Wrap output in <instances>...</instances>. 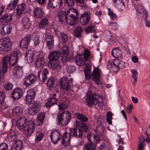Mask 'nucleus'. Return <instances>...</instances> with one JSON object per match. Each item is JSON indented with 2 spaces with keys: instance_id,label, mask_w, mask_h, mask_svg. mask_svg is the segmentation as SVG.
Returning a JSON list of instances; mask_svg holds the SVG:
<instances>
[{
  "instance_id": "nucleus-1",
  "label": "nucleus",
  "mask_w": 150,
  "mask_h": 150,
  "mask_svg": "<svg viewBox=\"0 0 150 150\" xmlns=\"http://www.w3.org/2000/svg\"><path fill=\"white\" fill-rule=\"evenodd\" d=\"M27 119L23 116L20 117L16 122L18 129L22 131L27 137H30L33 134L35 129V123L32 121L27 122Z\"/></svg>"
},
{
  "instance_id": "nucleus-2",
  "label": "nucleus",
  "mask_w": 150,
  "mask_h": 150,
  "mask_svg": "<svg viewBox=\"0 0 150 150\" xmlns=\"http://www.w3.org/2000/svg\"><path fill=\"white\" fill-rule=\"evenodd\" d=\"M103 100L104 98L102 95L93 94L91 91H89L86 95V102L89 107H91L94 104L100 108L103 106Z\"/></svg>"
},
{
  "instance_id": "nucleus-3",
  "label": "nucleus",
  "mask_w": 150,
  "mask_h": 150,
  "mask_svg": "<svg viewBox=\"0 0 150 150\" xmlns=\"http://www.w3.org/2000/svg\"><path fill=\"white\" fill-rule=\"evenodd\" d=\"M18 60L17 54L15 52L12 53L10 56H6L2 60L3 73H5L7 71L8 63H10L9 66L12 67L17 63Z\"/></svg>"
},
{
  "instance_id": "nucleus-4",
  "label": "nucleus",
  "mask_w": 150,
  "mask_h": 150,
  "mask_svg": "<svg viewBox=\"0 0 150 150\" xmlns=\"http://www.w3.org/2000/svg\"><path fill=\"white\" fill-rule=\"evenodd\" d=\"M71 118V114L69 111H64L58 116V124L62 126L67 125Z\"/></svg>"
},
{
  "instance_id": "nucleus-5",
  "label": "nucleus",
  "mask_w": 150,
  "mask_h": 150,
  "mask_svg": "<svg viewBox=\"0 0 150 150\" xmlns=\"http://www.w3.org/2000/svg\"><path fill=\"white\" fill-rule=\"evenodd\" d=\"M67 14L68 17L66 22L70 25H74L78 16L77 10L74 8H70L67 11Z\"/></svg>"
},
{
  "instance_id": "nucleus-6",
  "label": "nucleus",
  "mask_w": 150,
  "mask_h": 150,
  "mask_svg": "<svg viewBox=\"0 0 150 150\" xmlns=\"http://www.w3.org/2000/svg\"><path fill=\"white\" fill-rule=\"evenodd\" d=\"M111 70L113 72H118L121 69H123L125 67V63L123 61L118 59H115L112 63L110 62Z\"/></svg>"
},
{
  "instance_id": "nucleus-7",
  "label": "nucleus",
  "mask_w": 150,
  "mask_h": 150,
  "mask_svg": "<svg viewBox=\"0 0 150 150\" xmlns=\"http://www.w3.org/2000/svg\"><path fill=\"white\" fill-rule=\"evenodd\" d=\"M12 44V41L9 38H4L1 43V46H0V50L4 52L9 50L11 48Z\"/></svg>"
},
{
  "instance_id": "nucleus-8",
  "label": "nucleus",
  "mask_w": 150,
  "mask_h": 150,
  "mask_svg": "<svg viewBox=\"0 0 150 150\" xmlns=\"http://www.w3.org/2000/svg\"><path fill=\"white\" fill-rule=\"evenodd\" d=\"M59 86L61 89L65 91H69L71 88V85L67 77H64L59 80Z\"/></svg>"
},
{
  "instance_id": "nucleus-9",
  "label": "nucleus",
  "mask_w": 150,
  "mask_h": 150,
  "mask_svg": "<svg viewBox=\"0 0 150 150\" xmlns=\"http://www.w3.org/2000/svg\"><path fill=\"white\" fill-rule=\"evenodd\" d=\"M37 77L34 74H30L27 76L23 79V83L26 86L33 84L36 81Z\"/></svg>"
},
{
  "instance_id": "nucleus-10",
  "label": "nucleus",
  "mask_w": 150,
  "mask_h": 150,
  "mask_svg": "<svg viewBox=\"0 0 150 150\" xmlns=\"http://www.w3.org/2000/svg\"><path fill=\"white\" fill-rule=\"evenodd\" d=\"M51 141L54 144H56L62 137V135L58 129L52 130L50 134Z\"/></svg>"
},
{
  "instance_id": "nucleus-11",
  "label": "nucleus",
  "mask_w": 150,
  "mask_h": 150,
  "mask_svg": "<svg viewBox=\"0 0 150 150\" xmlns=\"http://www.w3.org/2000/svg\"><path fill=\"white\" fill-rule=\"evenodd\" d=\"M35 96V92L33 89H31L28 90L25 99L26 103L28 104H30L34 100Z\"/></svg>"
},
{
  "instance_id": "nucleus-12",
  "label": "nucleus",
  "mask_w": 150,
  "mask_h": 150,
  "mask_svg": "<svg viewBox=\"0 0 150 150\" xmlns=\"http://www.w3.org/2000/svg\"><path fill=\"white\" fill-rule=\"evenodd\" d=\"M22 95V91L19 88L14 89L11 92V96L14 101L20 99Z\"/></svg>"
},
{
  "instance_id": "nucleus-13",
  "label": "nucleus",
  "mask_w": 150,
  "mask_h": 150,
  "mask_svg": "<svg viewBox=\"0 0 150 150\" xmlns=\"http://www.w3.org/2000/svg\"><path fill=\"white\" fill-rule=\"evenodd\" d=\"M100 70L98 68H96L94 69L93 72V79L97 85L100 83L101 74Z\"/></svg>"
},
{
  "instance_id": "nucleus-14",
  "label": "nucleus",
  "mask_w": 150,
  "mask_h": 150,
  "mask_svg": "<svg viewBox=\"0 0 150 150\" xmlns=\"http://www.w3.org/2000/svg\"><path fill=\"white\" fill-rule=\"evenodd\" d=\"M72 137L70 132L68 133L66 131L63 134L62 143L64 146H68L70 143L71 137Z\"/></svg>"
},
{
  "instance_id": "nucleus-15",
  "label": "nucleus",
  "mask_w": 150,
  "mask_h": 150,
  "mask_svg": "<svg viewBox=\"0 0 150 150\" xmlns=\"http://www.w3.org/2000/svg\"><path fill=\"white\" fill-rule=\"evenodd\" d=\"M46 42L49 49H52L54 46L53 36L51 35H47L46 36Z\"/></svg>"
},
{
  "instance_id": "nucleus-16",
  "label": "nucleus",
  "mask_w": 150,
  "mask_h": 150,
  "mask_svg": "<svg viewBox=\"0 0 150 150\" xmlns=\"http://www.w3.org/2000/svg\"><path fill=\"white\" fill-rule=\"evenodd\" d=\"M23 74L22 67L21 66H16L13 70V74L16 79L21 77Z\"/></svg>"
},
{
  "instance_id": "nucleus-17",
  "label": "nucleus",
  "mask_w": 150,
  "mask_h": 150,
  "mask_svg": "<svg viewBox=\"0 0 150 150\" xmlns=\"http://www.w3.org/2000/svg\"><path fill=\"white\" fill-rule=\"evenodd\" d=\"M31 38L30 35L26 36L25 37L22 39L21 41L19 46H21L23 48H26L28 47L31 41Z\"/></svg>"
},
{
  "instance_id": "nucleus-18",
  "label": "nucleus",
  "mask_w": 150,
  "mask_h": 150,
  "mask_svg": "<svg viewBox=\"0 0 150 150\" xmlns=\"http://www.w3.org/2000/svg\"><path fill=\"white\" fill-rule=\"evenodd\" d=\"M62 3V0H49L47 6L51 8H54L58 6L60 7Z\"/></svg>"
},
{
  "instance_id": "nucleus-19",
  "label": "nucleus",
  "mask_w": 150,
  "mask_h": 150,
  "mask_svg": "<svg viewBox=\"0 0 150 150\" xmlns=\"http://www.w3.org/2000/svg\"><path fill=\"white\" fill-rule=\"evenodd\" d=\"M136 10L137 13L140 17L144 19L146 18L147 16L146 12L142 5L141 4L138 5Z\"/></svg>"
},
{
  "instance_id": "nucleus-20",
  "label": "nucleus",
  "mask_w": 150,
  "mask_h": 150,
  "mask_svg": "<svg viewBox=\"0 0 150 150\" xmlns=\"http://www.w3.org/2000/svg\"><path fill=\"white\" fill-rule=\"evenodd\" d=\"M48 72V71L46 68H45L44 71H42L40 69L39 70L38 74V79L40 81L44 82L47 78V74Z\"/></svg>"
},
{
  "instance_id": "nucleus-21",
  "label": "nucleus",
  "mask_w": 150,
  "mask_h": 150,
  "mask_svg": "<svg viewBox=\"0 0 150 150\" xmlns=\"http://www.w3.org/2000/svg\"><path fill=\"white\" fill-rule=\"evenodd\" d=\"M47 64L49 68L57 71L60 70L61 69L59 63L57 61H50Z\"/></svg>"
},
{
  "instance_id": "nucleus-22",
  "label": "nucleus",
  "mask_w": 150,
  "mask_h": 150,
  "mask_svg": "<svg viewBox=\"0 0 150 150\" xmlns=\"http://www.w3.org/2000/svg\"><path fill=\"white\" fill-rule=\"evenodd\" d=\"M114 4L118 10L120 11L124 10L125 5L122 0H112Z\"/></svg>"
},
{
  "instance_id": "nucleus-23",
  "label": "nucleus",
  "mask_w": 150,
  "mask_h": 150,
  "mask_svg": "<svg viewBox=\"0 0 150 150\" xmlns=\"http://www.w3.org/2000/svg\"><path fill=\"white\" fill-rule=\"evenodd\" d=\"M90 16L87 12H85L83 14L80 18L81 23L83 25L87 24L89 21Z\"/></svg>"
},
{
  "instance_id": "nucleus-24",
  "label": "nucleus",
  "mask_w": 150,
  "mask_h": 150,
  "mask_svg": "<svg viewBox=\"0 0 150 150\" xmlns=\"http://www.w3.org/2000/svg\"><path fill=\"white\" fill-rule=\"evenodd\" d=\"M61 53L59 51H55L51 52L49 56L50 61H56L59 57Z\"/></svg>"
},
{
  "instance_id": "nucleus-25",
  "label": "nucleus",
  "mask_w": 150,
  "mask_h": 150,
  "mask_svg": "<svg viewBox=\"0 0 150 150\" xmlns=\"http://www.w3.org/2000/svg\"><path fill=\"white\" fill-rule=\"evenodd\" d=\"M14 11L12 13H9L3 15L0 18V22L2 23H6L10 22L12 20V16L14 14Z\"/></svg>"
},
{
  "instance_id": "nucleus-26",
  "label": "nucleus",
  "mask_w": 150,
  "mask_h": 150,
  "mask_svg": "<svg viewBox=\"0 0 150 150\" xmlns=\"http://www.w3.org/2000/svg\"><path fill=\"white\" fill-rule=\"evenodd\" d=\"M34 53L33 51H27L25 55V59L27 62L28 63H32L34 59Z\"/></svg>"
},
{
  "instance_id": "nucleus-27",
  "label": "nucleus",
  "mask_w": 150,
  "mask_h": 150,
  "mask_svg": "<svg viewBox=\"0 0 150 150\" xmlns=\"http://www.w3.org/2000/svg\"><path fill=\"white\" fill-rule=\"evenodd\" d=\"M112 55L116 58H121L122 57V52L119 47L113 48L112 51Z\"/></svg>"
},
{
  "instance_id": "nucleus-28",
  "label": "nucleus",
  "mask_w": 150,
  "mask_h": 150,
  "mask_svg": "<svg viewBox=\"0 0 150 150\" xmlns=\"http://www.w3.org/2000/svg\"><path fill=\"white\" fill-rule=\"evenodd\" d=\"M57 16L59 21L66 22L68 17L67 11H60L58 13Z\"/></svg>"
},
{
  "instance_id": "nucleus-29",
  "label": "nucleus",
  "mask_w": 150,
  "mask_h": 150,
  "mask_svg": "<svg viewBox=\"0 0 150 150\" xmlns=\"http://www.w3.org/2000/svg\"><path fill=\"white\" fill-rule=\"evenodd\" d=\"M83 56L82 54H79L76 56V63L79 66H82L85 64L86 60L83 57Z\"/></svg>"
},
{
  "instance_id": "nucleus-30",
  "label": "nucleus",
  "mask_w": 150,
  "mask_h": 150,
  "mask_svg": "<svg viewBox=\"0 0 150 150\" xmlns=\"http://www.w3.org/2000/svg\"><path fill=\"white\" fill-rule=\"evenodd\" d=\"M35 64L38 68H42L45 64L44 58L41 55H39L35 61Z\"/></svg>"
},
{
  "instance_id": "nucleus-31",
  "label": "nucleus",
  "mask_w": 150,
  "mask_h": 150,
  "mask_svg": "<svg viewBox=\"0 0 150 150\" xmlns=\"http://www.w3.org/2000/svg\"><path fill=\"white\" fill-rule=\"evenodd\" d=\"M13 145L11 146V150H21L23 146V142L20 140H18L14 143Z\"/></svg>"
},
{
  "instance_id": "nucleus-32",
  "label": "nucleus",
  "mask_w": 150,
  "mask_h": 150,
  "mask_svg": "<svg viewBox=\"0 0 150 150\" xmlns=\"http://www.w3.org/2000/svg\"><path fill=\"white\" fill-rule=\"evenodd\" d=\"M33 13L36 18H41L43 16L44 12L41 8L38 7L34 8Z\"/></svg>"
},
{
  "instance_id": "nucleus-33",
  "label": "nucleus",
  "mask_w": 150,
  "mask_h": 150,
  "mask_svg": "<svg viewBox=\"0 0 150 150\" xmlns=\"http://www.w3.org/2000/svg\"><path fill=\"white\" fill-rule=\"evenodd\" d=\"M70 134L72 137L73 136L80 137L83 135V132L80 129L77 128H74L70 129Z\"/></svg>"
},
{
  "instance_id": "nucleus-34",
  "label": "nucleus",
  "mask_w": 150,
  "mask_h": 150,
  "mask_svg": "<svg viewBox=\"0 0 150 150\" xmlns=\"http://www.w3.org/2000/svg\"><path fill=\"white\" fill-rule=\"evenodd\" d=\"M23 113V109L20 106L15 107L13 109L12 113L14 116H16L21 115Z\"/></svg>"
},
{
  "instance_id": "nucleus-35",
  "label": "nucleus",
  "mask_w": 150,
  "mask_h": 150,
  "mask_svg": "<svg viewBox=\"0 0 150 150\" xmlns=\"http://www.w3.org/2000/svg\"><path fill=\"white\" fill-rule=\"evenodd\" d=\"M76 126L79 128L82 132L83 131L85 132L87 131L88 130V127L87 125L85 123H82L79 124V122L76 121Z\"/></svg>"
},
{
  "instance_id": "nucleus-36",
  "label": "nucleus",
  "mask_w": 150,
  "mask_h": 150,
  "mask_svg": "<svg viewBox=\"0 0 150 150\" xmlns=\"http://www.w3.org/2000/svg\"><path fill=\"white\" fill-rule=\"evenodd\" d=\"M45 117V115L44 112H40L38 114L36 122L38 126H41L42 124Z\"/></svg>"
},
{
  "instance_id": "nucleus-37",
  "label": "nucleus",
  "mask_w": 150,
  "mask_h": 150,
  "mask_svg": "<svg viewBox=\"0 0 150 150\" xmlns=\"http://www.w3.org/2000/svg\"><path fill=\"white\" fill-rule=\"evenodd\" d=\"M25 9V5L24 4H22L18 5L16 8L17 15L18 16H20Z\"/></svg>"
},
{
  "instance_id": "nucleus-38",
  "label": "nucleus",
  "mask_w": 150,
  "mask_h": 150,
  "mask_svg": "<svg viewBox=\"0 0 150 150\" xmlns=\"http://www.w3.org/2000/svg\"><path fill=\"white\" fill-rule=\"evenodd\" d=\"M22 23L24 29H28L29 28L31 25L29 18L26 17H25L23 18L22 21Z\"/></svg>"
},
{
  "instance_id": "nucleus-39",
  "label": "nucleus",
  "mask_w": 150,
  "mask_h": 150,
  "mask_svg": "<svg viewBox=\"0 0 150 150\" xmlns=\"http://www.w3.org/2000/svg\"><path fill=\"white\" fill-rule=\"evenodd\" d=\"M131 72L132 74V78L133 79L132 83L134 86L136 84L137 82V78L138 76V73L137 71L134 69L131 70Z\"/></svg>"
},
{
  "instance_id": "nucleus-40",
  "label": "nucleus",
  "mask_w": 150,
  "mask_h": 150,
  "mask_svg": "<svg viewBox=\"0 0 150 150\" xmlns=\"http://www.w3.org/2000/svg\"><path fill=\"white\" fill-rule=\"evenodd\" d=\"M76 116L78 119L80 120L81 121L86 122L88 120L87 117L83 114L79 113L76 114Z\"/></svg>"
},
{
  "instance_id": "nucleus-41",
  "label": "nucleus",
  "mask_w": 150,
  "mask_h": 150,
  "mask_svg": "<svg viewBox=\"0 0 150 150\" xmlns=\"http://www.w3.org/2000/svg\"><path fill=\"white\" fill-rule=\"evenodd\" d=\"M145 141V139L143 137H142L140 138L139 144L137 146L138 150H143V148L145 146V144H144Z\"/></svg>"
},
{
  "instance_id": "nucleus-42",
  "label": "nucleus",
  "mask_w": 150,
  "mask_h": 150,
  "mask_svg": "<svg viewBox=\"0 0 150 150\" xmlns=\"http://www.w3.org/2000/svg\"><path fill=\"white\" fill-rule=\"evenodd\" d=\"M57 99L55 97H51L49 101H47L46 105L47 108L51 107L55 104L57 102Z\"/></svg>"
},
{
  "instance_id": "nucleus-43",
  "label": "nucleus",
  "mask_w": 150,
  "mask_h": 150,
  "mask_svg": "<svg viewBox=\"0 0 150 150\" xmlns=\"http://www.w3.org/2000/svg\"><path fill=\"white\" fill-rule=\"evenodd\" d=\"M104 129V127L101 125H99L97 127L95 131L98 135L101 136L103 134Z\"/></svg>"
},
{
  "instance_id": "nucleus-44",
  "label": "nucleus",
  "mask_w": 150,
  "mask_h": 150,
  "mask_svg": "<svg viewBox=\"0 0 150 150\" xmlns=\"http://www.w3.org/2000/svg\"><path fill=\"white\" fill-rule=\"evenodd\" d=\"M48 22L47 19L46 17L43 18L38 24V27L40 28H43L47 25Z\"/></svg>"
},
{
  "instance_id": "nucleus-45",
  "label": "nucleus",
  "mask_w": 150,
  "mask_h": 150,
  "mask_svg": "<svg viewBox=\"0 0 150 150\" xmlns=\"http://www.w3.org/2000/svg\"><path fill=\"white\" fill-rule=\"evenodd\" d=\"M55 81L54 79L53 78H50L47 80V85L49 89H52L54 84Z\"/></svg>"
},
{
  "instance_id": "nucleus-46",
  "label": "nucleus",
  "mask_w": 150,
  "mask_h": 150,
  "mask_svg": "<svg viewBox=\"0 0 150 150\" xmlns=\"http://www.w3.org/2000/svg\"><path fill=\"white\" fill-rule=\"evenodd\" d=\"M5 98V95L3 92L2 91H0V104L2 105L1 106L2 108H6L8 106L4 107L3 105L4 104V101Z\"/></svg>"
},
{
  "instance_id": "nucleus-47",
  "label": "nucleus",
  "mask_w": 150,
  "mask_h": 150,
  "mask_svg": "<svg viewBox=\"0 0 150 150\" xmlns=\"http://www.w3.org/2000/svg\"><path fill=\"white\" fill-rule=\"evenodd\" d=\"M83 150H95V147L92 144L87 143L84 145Z\"/></svg>"
},
{
  "instance_id": "nucleus-48",
  "label": "nucleus",
  "mask_w": 150,
  "mask_h": 150,
  "mask_svg": "<svg viewBox=\"0 0 150 150\" xmlns=\"http://www.w3.org/2000/svg\"><path fill=\"white\" fill-rule=\"evenodd\" d=\"M83 30V29L80 26H77L74 30V33L75 36L77 37H79Z\"/></svg>"
},
{
  "instance_id": "nucleus-49",
  "label": "nucleus",
  "mask_w": 150,
  "mask_h": 150,
  "mask_svg": "<svg viewBox=\"0 0 150 150\" xmlns=\"http://www.w3.org/2000/svg\"><path fill=\"white\" fill-rule=\"evenodd\" d=\"M84 72L85 78L87 80H89L91 77V70L89 68H86Z\"/></svg>"
},
{
  "instance_id": "nucleus-50",
  "label": "nucleus",
  "mask_w": 150,
  "mask_h": 150,
  "mask_svg": "<svg viewBox=\"0 0 150 150\" xmlns=\"http://www.w3.org/2000/svg\"><path fill=\"white\" fill-rule=\"evenodd\" d=\"M62 50L63 53L64 54V57L62 56V59L63 61H65L67 60V55L66 53H67L68 51V47L66 45H64L62 48Z\"/></svg>"
},
{
  "instance_id": "nucleus-51",
  "label": "nucleus",
  "mask_w": 150,
  "mask_h": 150,
  "mask_svg": "<svg viewBox=\"0 0 150 150\" xmlns=\"http://www.w3.org/2000/svg\"><path fill=\"white\" fill-rule=\"evenodd\" d=\"M112 113L110 111L108 112L107 114L106 120L107 122L109 125H111L112 124Z\"/></svg>"
},
{
  "instance_id": "nucleus-52",
  "label": "nucleus",
  "mask_w": 150,
  "mask_h": 150,
  "mask_svg": "<svg viewBox=\"0 0 150 150\" xmlns=\"http://www.w3.org/2000/svg\"><path fill=\"white\" fill-rule=\"evenodd\" d=\"M33 40L34 45L37 46L40 43V36L38 34H36L33 37Z\"/></svg>"
},
{
  "instance_id": "nucleus-53",
  "label": "nucleus",
  "mask_w": 150,
  "mask_h": 150,
  "mask_svg": "<svg viewBox=\"0 0 150 150\" xmlns=\"http://www.w3.org/2000/svg\"><path fill=\"white\" fill-rule=\"evenodd\" d=\"M108 14L110 16V19L113 20H115L117 18L116 15L112 11L110 8H108Z\"/></svg>"
},
{
  "instance_id": "nucleus-54",
  "label": "nucleus",
  "mask_w": 150,
  "mask_h": 150,
  "mask_svg": "<svg viewBox=\"0 0 150 150\" xmlns=\"http://www.w3.org/2000/svg\"><path fill=\"white\" fill-rule=\"evenodd\" d=\"M64 2L66 6L68 7H72L75 4L74 0H64Z\"/></svg>"
},
{
  "instance_id": "nucleus-55",
  "label": "nucleus",
  "mask_w": 150,
  "mask_h": 150,
  "mask_svg": "<svg viewBox=\"0 0 150 150\" xmlns=\"http://www.w3.org/2000/svg\"><path fill=\"white\" fill-rule=\"evenodd\" d=\"M43 137L44 134L42 133H39L37 132L36 134V137L35 138V141L37 142L40 141L42 139Z\"/></svg>"
},
{
  "instance_id": "nucleus-56",
  "label": "nucleus",
  "mask_w": 150,
  "mask_h": 150,
  "mask_svg": "<svg viewBox=\"0 0 150 150\" xmlns=\"http://www.w3.org/2000/svg\"><path fill=\"white\" fill-rule=\"evenodd\" d=\"M117 141L119 144V147L117 148V150H123L124 147L122 145H123L125 143L124 142L122 139L120 138L119 140H117Z\"/></svg>"
},
{
  "instance_id": "nucleus-57",
  "label": "nucleus",
  "mask_w": 150,
  "mask_h": 150,
  "mask_svg": "<svg viewBox=\"0 0 150 150\" xmlns=\"http://www.w3.org/2000/svg\"><path fill=\"white\" fill-rule=\"evenodd\" d=\"M108 26H109L112 30H117L118 28V24L116 23L113 22H109Z\"/></svg>"
},
{
  "instance_id": "nucleus-58",
  "label": "nucleus",
  "mask_w": 150,
  "mask_h": 150,
  "mask_svg": "<svg viewBox=\"0 0 150 150\" xmlns=\"http://www.w3.org/2000/svg\"><path fill=\"white\" fill-rule=\"evenodd\" d=\"M40 103L38 101H35L33 104L31 106L37 110L38 112L40 109Z\"/></svg>"
},
{
  "instance_id": "nucleus-59",
  "label": "nucleus",
  "mask_w": 150,
  "mask_h": 150,
  "mask_svg": "<svg viewBox=\"0 0 150 150\" xmlns=\"http://www.w3.org/2000/svg\"><path fill=\"white\" fill-rule=\"evenodd\" d=\"M38 112V111L36 110L35 109L31 106L29 108L28 113L30 115H33L37 113Z\"/></svg>"
},
{
  "instance_id": "nucleus-60",
  "label": "nucleus",
  "mask_w": 150,
  "mask_h": 150,
  "mask_svg": "<svg viewBox=\"0 0 150 150\" xmlns=\"http://www.w3.org/2000/svg\"><path fill=\"white\" fill-rule=\"evenodd\" d=\"M90 52L89 50L88 49H85L84 50V53L83 54V57L85 58L86 61L88 59L90 55Z\"/></svg>"
},
{
  "instance_id": "nucleus-61",
  "label": "nucleus",
  "mask_w": 150,
  "mask_h": 150,
  "mask_svg": "<svg viewBox=\"0 0 150 150\" xmlns=\"http://www.w3.org/2000/svg\"><path fill=\"white\" fill-rule=\"evenodd\" d=\"M13 87V85L11 83L8 82L6 83L4 86V88L7 91L12 89Z\"/></svg>"
},
{
  "instance_id": "nucleus-62",
  "label": "nucleus",
  "mask_w": 150,
  "mask_h": 150,
  "mask_svg": "<svg viewBox=\"0 0 150 150\" xmlns=\"http://www.w3.org/2000/svg\"><path fill=\"white\" fill-rule=\"evenodd\" d=\"M76 69L75 66L73 65H69L68 67L67 71L68 72L72 73L74 72Z\"/></svg>"
},
{
  "instance_id": "nucleus-63",
  "label": "nucleus",
  "mask_w": 150,
  "mask_h": 150,
  "mask_svg": "<svg viewBox=\"0 0 150 150\" xmlns=\"http://www.w3.org/2000/svg\"><path fill=\"white\" fill-rule=\"evenodd\" d=\"M61 40L63 42H66L68 40V36L65 33H61L60 34Z\"/></svg>"
},
{
  "instance_id": "nucleus-64",
  "label": "nucleus",
  "mask_w": 150,
  "mask_h": 150,
  "mask_svg": "<svg viewBox=\"0 0 150 150\" xmlns=\"http://www.w3.org/2000/svg\"><path fill=\"white\" fill-rule=\"evenodd\" d=\"M8 145L6 143H3L0 144V150H7Z\"/></svg>"
}]
</instances>
